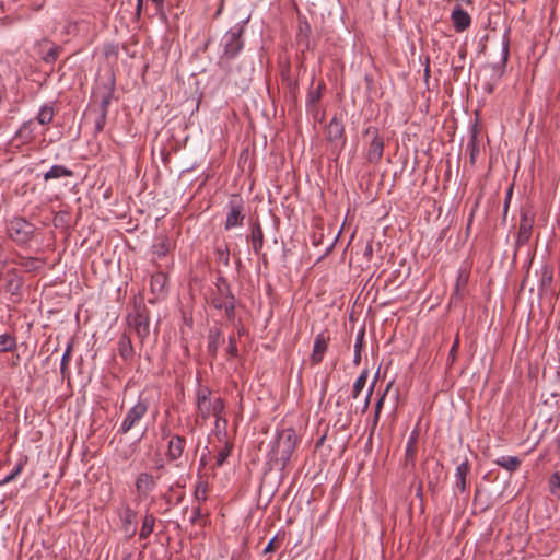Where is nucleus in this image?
<instances>
[{"instance_id":"obj_1","label":"nucleus","mask_w":560,"mask_h":560,"mask_svg":"<svg viewBox=\"0 0 560 560\" xmlns=\"http://www.w3.org/2000/svg\"><path fill=\"white\" fill-rule=\"evenodd\" d=\"M296 442L298 436L294 429L288 428L279 431L268 454L269 463L284 469L296 447Z\"/></svg>"},{"instance_id":"obj_2","label":"nucleus","mask_w":560,"mask_h":560,"mask_svg":"<svg viewBox=\"0 0 560 560\" xmlns=\"http://www.w3.org/2000/svg\"><path fill=\"white\" fill-rule=\"evenodd\" d=\"M127 322L140 342L143 343L150 334V312L142 299L135 301L133 310L128 314Z\"/></svg>"},{"instance_id":"obj_3","label":"nucleus","mask_w":560,"mask_h":560,"mask_svg":"<svg viewBox=\"0 0 560 560\" xmlns=\"http://www.w3.org/2000/svg\"><path fill=\"white\" fill-rule=\"evenodd\" d=\"M246 21L238 23L231 27L222 37L221 46H222V55L220 56V63L224 60L234 59L244 47V25Z\"/></svg>"},{"instance_id":"obj_4","label":"nucleus","mask_w":560,"mask_h":560,"mask_svg":"<svg viewBox=\"0 0 560 560\" xmlns=\"http://www.w3.org/2000/svg\"><path fill=\"white\" fill-rule=\"evenodd\" d=\"M149 405L150 404L147 398L139 397L138 401L127 411L118 429V433L126 434L133 428L138 427L140 421L147 415Z\"/></svg>"},{"instance_id":"obj_5","label":"nucleus","mask_w":560,"mask_h":560,"mask_svg":"<svg viewBox=\"0 0 560 560\" xmlns=\"http://www.w3.org/2000/svg\"><path fill=\"white\" fill-rule=\"evenodd\" d=\"M535 211L530 207H524L520 212V224L515 241V250L526 245L533 234Z\"/></svg>"},{"instance_id":"obj_6","label":"nucleus","mask_w":560,"mask_h":560,"mask_svg":"<svg viewBox=\"0 0 560 560\" xmlns=\"http://www.w3.org/2000/svg\"><path fill=\"white\" fill-rule=\"evenodd\" d=\"M245 220V203L240 195H233L228 203L226 219L224 229L230 231L234 228L242 226Z\"/></svg>"},{"instance_id":"obj_7","label":"nucleus","mask_w":560,"mask_h":560,"mask_svg":"<svg viewBox=\"0 0 560 560\" xmlns=\"http://www.w3.org/2000/svg\"><path fill=\"white\" fill-rule=\"evenodd\" d=\"M115 90L116 80L114 74H110L105 80L97 82L93 92V96L100 98V104L96 109L97 112L108 114V107L114 98Z\"/></svg>"},{"instance_id":"obj_8","label":"nucleus","mask_w":560,"mask_h":560,"mask_svg":"<svg viewBox=\"0 0 560 560\" xmlns=\"http://www.w3.org/2000/svg\"><path fill=\"white\" fill-rule=\"evenodd\" d=\"M230 296H234L231 285L224 277L220 276L217 278L215 289L211 291L207 301L215 310H222Z\"/></svg>"},{"instance_id":"obj_9","label":"nucleus","mask_w":560,"mask_h":560,"mask_svg":"<svg viewBox=\"0 0 560 560\" xmlns=\"http://www.w3.org/2000/svg\"><path fill=\"white\" fill-rule=\"evenodd\" d=\"M10 237L18 243H26L31 240L34 228L22 218H16L10 222L8 228Z\"/></svg>"},{"instance_id":"obj_10","label":"nucleus","mask_w":560,"mask_h":560,"mask_svg":"<svg viewBox=\"0 0 560 560\" xmlns=\"http://www.w3.org/2000/svg\"><path fill=\"white\" fill-rule=\"evenodd\" d=\"M163 438H170L167 443L166 459L168 462L179 460L186 447V439L179 434H171L170 431L164 430L162 432Z\"/></svg>"},{"instance_id":"obj_11","label":"nucleus","mask_w":560,"mask_h":560,"mask_svg":"<svg viewBox=\"0 0 560 560\" xmlns=\"http://www.w3.org/2000/svg\"><path fill=\"white\" fill-rule=\"evenodd\" d=\"M329 341L330 336L326 330L316 335L313 351L312 354L310 355L311 365L314 366L322 363L324 355L327 352Z\"/></svg>"},{"instance_id":"obj_12","label":"nucleus","mask_w":560,"mask_h":560,"mask_svg":"<svg viewBox=\"0 0 560 560\" xmlns=\"http://www.w3.org/2000/svg\"><path fill=\"white\" fill-rule=\"evenodd\" d=\"M249 234L246 236L247 242L252 243L253 252L256 255H262V248L265 243L264 231L258 219L250 222Z\"/></svg>"},{"instance_id":"obj_13","label":"nucleus","mask_w":560,"mask_h":560,"mask_svg":"<svg viewBox=\"0 0 560 560\" xmlns=\"http://www.w3.org/2000/svg\"><path fill=\"white\" fill-rule=\"evenodd\" d=\"M451 21L456 33H463L471 24V18L459 4L455 5L451 13Z\"/></svg>"},{"instance_id":"obj_14","label":"nucleus","mask_w":560,"mask_h":560,"mask_svg":"<svg viewBox=\"0 0 560 560\" xmlns=\"http://www.w3.org/2000/svg\"><path fill=\"white\" fill-rule=\"evenodd\" d=\"M315 82V78L313 77L311 80V88L306 95V108L307 112L312 114L317 113V105L323 96V92L326 89L325 82L320 81L316 88H313V84Z\"/></svg>"},{"instance_id":"obj_15","label":"nucleus","mask_w":560,"mask_h":560,"mask_svg":"<svg viewBox=\"0 0 560 560\" xmlns=\"http://www.w3.org/2000/svg\"><path fill=\"white\" fill-rule=\"evenodd\" d=\"M136 490L141 498H147L156 487V479L149 472H140L135 482Z\"/></svg>"},{"instance_id":"obj_16","label":"nucleus","mask_w":560,"mask_h":560,"mask_svg":"<svg viewBox=\"0 0 560 560\" xmlns=\"http://www.w3.org/2000/svg\"><path fill=\"white\" fill-rule=\"evenodd\" d=\"M470 472V464L466 458L462 462L455 471V487L460 493H465L469 488V482L467 477Z\"/></svg>"},{"instance_id":"obj_17","label":"nucleus","mask_w":560,"mask_h":560,"mask_svg":"<svg viewBox=\"0 0 560 560\" xmlns=\"http://www.w3.org/2000/svg\"><path fill=\"white\" fill-rule=\"evenodd\" d=\"M510 56V38L509 33H505L502 42V58L499 63L493 65L491 68L493 70V77L495 81H499L504 74L505 67Z\"/></svg>"},{"instance_id":"obj_18","label":"nucleus","mask_w":560,"mask_h":560,"mask_svg":"<svg viewBox=\"0 0 560 560\" xmlns=\"http://www.w3.org/2000/svg\"><path fill=\"white\" fill-rule=\"evenodd\" d=\"M327 140L330 142L342 141L346 142L345 126L337 116H334L327 126Z\"/></svg>"},{"instance_id":"obj_19","label":"nucleus","mask_w":560,"mask_h":560,"mask_svg":"<svg viewBox=\"0 0 560 560\" xmlns=\"http://www.w3.org/2000/svg\"><path fill=\"white\" fill-rule=\"evenodd\" d=\"M35 139V124L32 119L24 121L16 130L13 140L20 144H28Z\"/></svg>"},{"instance_id":"obj_20","label":"nucleus","mask_w":560,"mask_h":560,"mask_svg":"<svg viewBox=\"0 0 560 560\" xmlns=\"http://www.w3.org/2000/svg\"><path fill=\"white\" fill-rule=\"evenodd\" d=\"M119 516L122 523L124 532L127 533L129 537H132L137 530L135 525L137 512L132 510L129 505H126L122 512L119 514Z\"/></svg>"},{"instance_id":"obj_21","label":"nucleus","mask_w":560,"mask_h":560,"mask_svg":"<svg viewBox=\"0 0 560 560\" xmlns=\"http://www.w3.org/2000/svg\"><path fill=\"white\" fill-rule=\"evenodd\" d=\"M384 152V139L383 137L372 139L366 151V160L369 163L377 164L383 156Z\"/></svg>"},{"instance_id":"obj_22","label":"nucleus","mask_w":560,"mask_h":560,"mask_svg":"<svg viewBox=\"0 0 560 560\" xmlns=\"http://www.w3.org/2000/svg\"><path fill=\"white\" fill-rule=\"evenodd\" d=\"M224 342L223 335L219 328H210L208 334L207 351L211 358H215L220 346Z\"/></svg>"},{"instance_id":"obj_23","label":"nucleus","mask_w":560,"mask_h":560,"mask_svg":"<svg viewBox=\"0 0 560 560\" xmlns=\"http://www.w3.org/2000/svg\"><path fill=\"white\" fill-rule=\"evenodd\" d=\"M44 45H50L48 50L42 56V59L45 63H55L58 59L60 52L62 51V47L51 43L50 40L44 38L38 43V46L42 47Z\"/></svg>"},{"instance_id":"obj_24","label":"nucleus","mask_w":560,"mask_h":560,"mask_svg":"<svg viewBox=\"0 0 560 560\" xmlns=\"http://www.w3.org/2000/svg\"><path fill=\"white\" fill-rule=\"evenodd\" d=\"M467 150L469 152V161L471 164H475L479 154H480V142L478 140V131H477V125H474L470 138L467 143Z\"/></svg>"},{"instance_id":"obj_25","label":"nucleus","mask_w":560,"mask_h":560,"mask_svg":"<svg viewBox=\"0 0 560 560\" xmlns=\"http://www.w3.org/2000/svg\"><path fill=\"white\" fill-rule=\"evenodd\" d=\"M74 173L72 170L63 165L55 164L43 175V178L45 182H48L61 177H72Z\"/></svg>"},{"instance_id":"obj_26","label":"nucleus","mask_w":560,"mask_h":560,"mask_svg":"<svg viewBox=\"0 0 560 560\" xmlns=\"http://www.w3.org/2000/svg\"><path fill=\"white\" fill-rule=\"evenodd\" d=\"M311 25L307 21H300L299 32L296 34V43L303 49L308 50L311 48L310 43Z\"/></svg>"},{"instance_id":"obj_27","label":"nucleus","mask_w":560,"mask_h":560,"mask_svg":"<svg viewBox=\"0 0 560 560\" xmlns=\"http://www.w3.org/2000/svg\"><path fill=\"white\" fill-rule=\"evenodd\" d=\"M156 524V517L154 514L147 512L143 516L141 528L139 532L140 539H148L153 533Z\"/></svg>"},{"instance_id":"obj_28","label":"nucleus","mask_w":560,"mask_h":560,"mask_svg":"<svg viewBox=\"0 0 560 560\" xmlns=\"http://www.w3.org/2000/svg\"><path fill=\"white\" fill-rule=\"evenodd\" d=\"M468 278H469V275L465 270H460L458 272L456 282H455V288H454V291L451 296L452 301L454 299H462L464 296L465 289L468 283Z\"/></svg>"},{"instance_id":"obj_29","label":"nucleus","mask_w":560,"mask_h":560,"mask_svg":"<svg viewBox=\"0 0 560 560\" xmlns=\"http://www.w3.org/2000/svg\"><path fill=\"white\" fill-rule=\"evenodd\" d=\"M166 281L167 277L164 272H156L152 275L150 280L151 292L156 296L162 294L164 292Z\"/></svg>"},{"instance_id":"obj_30","label":"nucleus","mask_w":560,"mask_h":560,"mask_svg":"<svg viewBox=\"0 0 560 560\" xmlns=\"http://www.w3.org/2000/svg\"><path fill=\"white\" fill-rule=\"evenodd\" d=\"M119 355L125 359H131L133 357V347L130 338L127 335H122L118 341Z\"/></svg>"},{"instance_id":"obj_31","label":"nucleus","mask_w":560,"mask_h":560,"mask_svg":"<svg viewBox=\"0 0 560 560\" xmlns=\"http://www.w3.org/2000/svg\"><path fill=\"white\" fill-rule=\"evenodd\" d=\"M494 463L510 472L516 471L521 466V459L516 456H502Z\"/></svg>"},{"instance_id":"obj_32","label":"nucleus","mask_w":560,"mask_h":560,"mask_svg":"<svg viewBox=\"0 0 560 560\" xmlns=\"http://www.w3.org/2000/svg\"><path fill=\"white\" fill-rule=\"evenodd\" d=\"M18 342L14 335L5 332L0 335V352H12L16 350Z\"/></svg>"},{"instance_id":"obj_33","label":"nucleus","mask_w":560,"mask_h":560,"mask_svg":"<svg viewBox=\"0 0 560 560\" xmlns=\"http://www.w3.org/2000/svg\"><path fill=\"white\" fill-rule=\"evenodd\" d=\"M223 409H224V400L222 398L218 397L212 400L210 416L215 417L217 427L220 425L221 421L224 424L226 423V419L221 416Z\"/></svg>"},{"instance_id":"obj_34","label":"nucleus","mask_w":560,"mask_h":560,"mask_svg":"<svg viewBox=\"0 0 560 560\" xmlns=\"http://www.w3.org/2000/svg\"><path fill=\"white\" fill-rule=\"evenodd\" d=\"M368 376H369L368 370H363L360 373L359 377L357 378V381L354 382V384L352 386L351 398L357 399L359 397V395L363 390L364 386L366 385Z\"/></svg>"},{"instance_id":"obj_35","label":"nucleus","mask_w":560,"mask_h":560,"mask_svg":"<svg viewBox=\"0 0 560 560\" xmlns=\"http://www.w3.org/2000/svg\"><path fill=\"white\" fill-rule=\"evenodd\" d=\"M209 485L206 480L199 479L195 487L194 497L199 503L207 501Z\"/></svg>"},{"instance_id":"obj_36","label":"nucleus","mask_w":560,"mask_h":560,"mask_svg":"<svg viewBox=\"0 0 560 560\" xmlns=\"http://www.w3.org/2000/svg\"><path fill=\"white\" fill-rule=\"evenodd\" d=\"M214 256L218 264L228 267L230 265V249L228 244L217 246L214 249Z\"/></svg>"},{"instance_id":"obj_37","label":"nucleus","mask_w":560,"mask_h":560,"mask_svg":"<svg viewBox=\"0 0 560 560\" xmlns=\"http://www.w3.org/2000/svg\"><path fill=\"white\" fill-rule=\"evenodd\" d=\"M54 116V107L51 105L46 104L40 108L36 119L40 125H48L52 121Z\"/></svg>"},{"instance_id":"obj_38","label":"nucleus","mask_w":560,"mask_h":560,"mask_svg":"<svg viewBox=\"0 0 560 560\" xmlns=\"http://www.w3.org/2000/svg\"><path fill=\"white\" fill-rule=\"evenodd\" d=\"M552 279H553L552 266L544 265L541 268V271H540V280H539L540 289L545 290L546 288H548L551 284Z\"/></svg>"},{"instance_id":"obj_39","label":"nucleus","mask_w":560,"mask_h":560,"mask_svg":"<svg viewBox=\"0 0 560 560\" xmlns=\"http://www.w3.org/2000/svg\"><path fill=\"white\" fill-rule=\"evenodd\" d=\"M71 355H72V343L70 342L67 345V348L62 354L61 362H60V373H61L62 378L69 377L68 365L71 361Z\"/></svg>"},{"instance_id":"obj_40","label":"nucleus","mask_w":560,"mask_h":560,"mask_svg":"<svg viewBox=\"0 0 560 560\" xmlns=\"http://www.w3.org/2000/svg\"><path fill=\"white\" fill-rule=\"evenodd\" d=\"M364 334H365L364 329H361L357 335L355 345H354V357H353L354 365H359L361 363V351L364 346Z\"/></svg>"},{"instance_id":"obj_41","label":"nucleus","mask_w":560,"mask_h":560,"mask_svg":"<svg viewBox=\"0 0 560 560\" xmlns=\"http://www.w3.org/2000/svg\"><path fill=\"white\" fill-rule=\"evenodd\" d=\"M549 492L560 499V471L553 472L548 480Z\"/></svg>"},{"instance_id":"obj_42","label":"nucleus","mask_w":560,"mask_h":560,"mask_svg":"<svg viewBox=\"0 0 560 560\" xmlns=\"http://www.w3.org/2000/svg\"><path fill=\"white\" fill-rule=\"evenodd\" d=\"M107 121V113H102L96 110V117L94 119V130L93 136L96 137L98 133H101L106 125Z\"/></svg>"},{"instance_id":"obj_43","label":"nucleus","mask_w":560,"mask_h":560,"mask_svg":"<svg viewBox=\"0 0 560 560\" xmlns=\"http://www.w3.org/2000/svg\"><path fill=\"white\" fill-rule=\"evenodd\" d=\"M232 445L229 443H225L224 447L219 451V453L215 456V465L218 467L223 466V464L226 462L228 457L231 455Z\"/></svg>"},{"instance_id":"obj_44","label":"nucleus","mask_w":560,"mask_h":560,"mask_svg":"<svg viewBox=\"0 0 560 560\" xmlns=\"http://www.w3.org/2000/svg\"><path fill=\"white\" fill-rule=\"evenodd\" d=\"M229 299L230 300L228 301V303H225V305L222 307V310H224L228 320L233 323L235 320L236 299H235V296H230Z\"/></svg>"},{"instance_id":"obj_45","label":"nucleus","mask_w":560,"mask_h":560,"mask_svg":"<svg viewBox=\"0 0 560 560\" xmlns=\"http://www.w3.org/2000/svg\"><path fill=\"white\" fill-rule=\"evenodd\" d=\"M198 413L202 419H208L210 417V409H211V399H206V401H196Z\"/></svg>"},{"instance_id":"obj_46","label":"nucleus","mask_w":560,"mask_h":560,"mask_svg":"<svg viewBox=\"0 0 560 560\" xmlns=\"http://www.w3.org/2000/svg\"><path fill=\"white\" fill-rule=\"evenodd\" d=\"M190 522L192 524H199L201 526H205L207 524V515L202 514L200 506H196L192 509V516L190 518Z\"/></svg>"},{"instance_id":"obj_47","label":"nucleus","mask_w":560,"mask_h":560,"mask_svg":"<svg viewBox=\"0 0 560 560\" xmlns=\"http://www.w3.org/2000/svg\"><path fill=\"white\" fill-rule=\"evenodd\" d=\"M24 464L22 462L18 463L13 470L7 475L2 480H0V486L7 485L14 480L23 470Z\"/></svg>"},{"instance_id":"obj_48","label":"nucleus","mask_w":560,"mask_h":560,"mask_svg":"<svg viewBox=\"0 0 560 560\" xmlns=\"http://www.w3.org/2000/svg\"><path fill=\"white\" fill-rule=\"evenodd\" d=\"M212 390L208 386L199 385L196 394V401L211 399Z\"/></svg>"},{"instance_id":"obj_49","label":"nucleus","mask_w":560,"mask_h":560,"mask_svg":"<svg viewBox=\"0 0 560 560\" xmlns=\"http://www.w3.org/2000/svg\"><path fill=\"white\" fill-rule=\"evenodd\" d=\"M416 442H417V433L412 432L406 447L407 457H413L416 454Z\"/></svg>"},{"instance_id":"obj_50","label":"nucleus","mask_w":560,"mask_h":560,"mask_svg":"<svg viewBox=\"0 0 560 560\" xmlns=\"http://www.w3.org/2000/svg\"><path fill=\"white\" fill-rule=\"evenodd\" d=\"M168 252V243L166 240H163L154 245V253L159 258H162Z\"/></svg>"},{"instance_id":"obj_51","label":"nucleus","mask_w":560,"mask_h":560,"mask_svg":"<svg viewBox=\"0 0 560 560\" xmlns=\"http://www.w3.org/2000/svg\"><path fill=\"white\" fill-rule=\"evenodd\" d=\"M512 196H513V185H510V187L508 188V190L505 192V198H504V203H503V221H505V219H506V215L509 212V207H510V203L512 200Z\"/></svg>"},{"instance_id":"obj_52","label":"nucleus","mask_w":560,"mask_h":560,"mask_svg":"<svg viewBox=\"0 0 560 560\" xmlns=\"http://www.w3.org/2000/svg\"><path fill=\"white\" fill-rule=\"evenodd\" d=\"M459 336L456 335L455 339H454V342L451 347V350H450V353H448V361L451 364L454 363L455 359H456V355H457V352H458V349H459Z\"/></svg>"},{"instance_id":"obj_53","label":"nucleus","mask_w":560,"mask_h":560,"mask_svg":"<svg viewBox=\"0 0 560 560\" xmlns=\"http://www.w3.org/2000/svg\"><path fill=\"white\" fill-rule=\"evenodd\" d=\"M228 354L232 358H236L238 355V349L236 346V339L235 337L231 336L229 337V346H228Z\"/></svg>"},{"instance_id":"obj_54","label":"nucleus","mask_w":560,"mask_h":560,"mask_svg":"<svg viewBox=\"0 0 560 560\" xmlns=\"http://www.w3.org/2000/svg\"><path fill=\"white\" fill-rule=\"evenodd\" d=\"M364 135L368 136V137H371V140L372 139H377V138H381L382 136L380 135V130L377 127H374V126H370L368 127L365 130H364Z\"/></svg>"},{"instance_id":"obj_55","label":"nucleus","mask_w":560,"mask_h":560,"mask_svg":"<svg viewBox=\"0 0 560 560\" xmlns=\"http://www.w3.org/2000/svg\"><path fill=\"white\" fill-rule=\"evenodd\" d=\"M373 389H374V383H372V385L370 386L368 393H366V396H365V399L363 401V406H362V412L364 413L368 409H369V406H370V402H371V397H372V394H373Z\"/></svg>"},{"instance_id":"obj_56","label":"nucleus","mask_w":560,"mask_h":560,"mask_svg":"<svg viewBox=\"0 0 560 560\" xmlns=\"http://www.w3.org/2000/svg\"><path fill=\"white\" fill-rule=\"evenodd\" d=\"M392 386V383H389L384 392V394L377 399L376 404H375V411H382V408H383V405H384V400H385V396H386V393L389 390Z\"/></svg>"},{"instance_id":"obj_57","label":"nucleus","mask_w":560,"mask_h":560,"mask_svg":"<svg viewBox=\"0 0 560 560\" xmlns=\"http://www.w3.org/2000/svg\"><path fill=\"white\" fill-rule=\"evenodd\" d=\"M283 80L287 81V85H288L290 92L295 93L299 88L298 80H291L289 77L283 78Z\"/></svg>"},{"instance_id":"obj_58","label":"nucleus","mask_w":560,"mask_h":560,"mask_svg":"<svg viewBox=\"0 0 560 560\" xmlns=\"http://www.w3.org/2000/svg\"><path fill=\"white\" fill-rule=\"evenodd\" d=\"M363 256L368 259V260H371L372 256H373V245H372V242H368L366 245H365V248H364V252H363Z\"/></svg>"},{"instance_id":"obj_59","label":"nucleus","mask_w":560,"mask_h":560,"mask_svg":"<svg viewBox=\"0 0 560 560\" xmlns=\"http://www.w3.org/2000/svg\"><path fill=\"white\" fill-rule=\"evenodd\" d=\"M276 549H277V546H276V537H273V538H272V539L267 544V546L265 547V549H264V553L273 552Z\"/></svg>"},{"instance_id":"obj_60","label":"nucleus","mask_w":560,"mask_h":560,"mask_svg":"<svg viewBox=\"0 0 560 560\" xmlns=\"http://www.w3.org/2000/svg\"><path fill=\"white\" fill-rule=\"evenodd\" d=\"M324 234L323 233H314L313 235V245L318 246L323 243Z\"/></svg>"},{"instance_id":"obj_61","label":"nucleus","mask_w":560,"mask_h":560,"mask_svg":"<svg viewBox=\"0 0 560 560\" xmlns=\"http://www.w3.org/2000/svg\"><path fill=\"white\" fill-rule=\"evenodd\" d=\"M380 415H381V411H374L373 423H372L373 430L376 428V425L378 423Z\"/></svg>"},{"instance_id":"obj_62","label":"nucleus","mask_w":560,"mask_h":560,"mask_svg":"<svg viewBox=\"0 0 560 560\" xmlns=\"http://www.w3.org/2000/svg\"><path fill=\"white\" fill-rule=\"evenodd\" d=\"M483 90L488 92L489 94L493 93L494 91V84L493 83H486L483 86Z\"/></svg>"},{"instance_id":"obj_63","label":"nucleus","mask_w":560,"mask_h":560,"mask_svg":"<svg viewBox=\"0 0 560 560\" xmlns=\"http://www.w3.org/2000/svg\"><path fill=\"white\" fill-rule=\"evenodd\" d=\"M336 241H337V236L335 237V240H334V241H332V242L327 246V248L325 249V253H324V255H325V256H326V255H328V254L332 250V248H334V246H335Z\"/></svg>"},{"instance_id":"obj_64","label":"nucleus","mask_w":560,"mask_h":560,"mask_svg":"<svg viewBox=\"0 0 560 560\" xmlns=\"http://www.w3.org/2000/svg\"><path fill=\"white\" fill-rule=\"evenodd\" d=\"M142 5H143V0H137V13L140 14L141 12V9H142Z\"/></svg>"}]
</instances>
